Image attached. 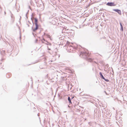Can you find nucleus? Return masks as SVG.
<instances>
[{"instance_id":"nucleus-1","label":"nucleus","mask_w":127,"mask_h":127,"mask_svg":"<svg viewBox=\"0 0 127 127\" xmlns=\"http://www.w3.org/2000/svg\"><path fill=\"white\" fill-rule=\"evenodd\" d=\"M32 14L31 15L32 16L31 19L32 21L33 24V26L32 27V30L33 32H35L39 28V25L38 24V19L36 18H34V22L33 23V19L32 18Z\"/></svg>"},{"instance_id":"nucleus-2","label":"nucleus","mask_w":127,"mask_h":127,"mask_svg":"<svg viewBox=\"0 0 127 127\" xmlns=\"http://www.w3.org/2000/svg\"><path fill=\"white\" fill-rule=\"evenodd\" d=\"M90 55L89 53L86 52L81 51L80 56L82 58H84L90 62H92V60L89 58Z\"/></svg>"},{"instance_id":"nucleus-3","label":"nucleus","mask_w":127,"mask_h":127,"mask_svg":"<svg viewBox=\"0 0 127 127\" xmlns=\"http://www.w3.org/2000/svg\"><path fill=\"white\" fill-rule=\"evenodd\" d=\"M66 45H67V49H69L71 50H73L74 49H77V47L73 45L72 43H70L68 41H67L66 43Z\"/></svg>"},{"instance_id":"nucleus-4","label":"nucleus","mask_w":127,"mask_h":127,"mask_svg":"<svg viewBox=\"0 0 127 127\" xmlns=\"http://www.w3.org/2000/svg\"><path fill=\"white\" fill-rule=\"evenodd\" d=\"M106 5L110 6H115L116 5V4L114 3V2H108L106 3Z\"/></svg>"},{"instance_id":"nucleus-5","label":"nucleus","mask_w":127,"mask_h":127,"mask_svg":"<svg viewBox=\"0 0 127 127\" xmlns=\"http://www.w3.org/2000/svg\"><path fill=\"white\" fill-rule=\"evenodd\" d=\"M87 39L90 41L92 40L93 39V36L90 34H88L87 35Z\"/></svg>"},{"instance_id":"nucleus-6","label":"nucleus","mask_w":127,"mask_h":127,"mask_svg":"<svg viewBox=\"0 0 127 127\" xmlns=\"http://www.w3.org/2000/svg\"><path fill=\"white\" fill-rule=\"evenodd\" d=\"M113 10L117 12L120 15H121V12L120 9H113Z\"/></svg>"},{"instance_id":"nucleus-7","label":"nucleus","mask_w":127,"mask_h":127,"mask_svg":"<svg viewBox=\"0 0 127 127\" xmlns=\"http://www.w3.org/2000/svg\"><path fill=\"white\" fill-rule=\"evenodd\" d=\"M68 29H67V27H64L63 28V29H62V32H68Z\"/></svg>"},{"instance_id":"nucleus-8","label":"nucleus","mask_w":127,"mask_h":127,"mask_svg":"<svg viewBox=\"0 0 127 127\" xmlns=\"http://www.w3.org/2000/svg\"><path fill=\"white\" fill-rule=\"evenodd\" d=\"M11 73H7L6 74V76L7 78H9L11 77Z\"/></svg>"},{"instance_id":"nucleus-9","label":"nucleus","mask_w":127,"mask_h":127,"mask_svg":"<svg viewBox=\"0 0 127 127\" xmlns=\"http://www.w3.org/2000/svg\"><path fill=\"white\" fill-rule=\"evenodd\" d=\"M120 24L121 27L120 30L121 31L123 32V27L122 24V23L121 22H120Z\"/></svg>"},{"instance_id":"nucleus-10","label":"nucleus","mask_w":127,"mask_h":127,"mask_svg":"<svg viewBox=\"0 0 127 127\" xmlns=\"http://www.w3.org/2000/svg\"><path fill=\"white\" fill-rule=\"evenodd\" d=\"M108 64H106L105 65V69L104 70L105 71H107L108 70Z\"/></svg>"},{"instance_id":"nucleus-11","label":"nucleus","mask_w":127,"mask_h":127,"mask_svg":"<svg viewBox=\"0 0 127 127\" xmlns=\"http://www.w3.org/2000/svg\"><path fill=\"white\" fill-rule=\"evenodd\" d=\"M51 3L53 5H55V4L56 3V1L55 0H49Z\"/></svg>"},{"instance_id":"nucleus-12","label":"nucleus","mask_w":127,"mask_h":127,"mask_svg":"<svg viewBox=\"0 0 127 127\" xmlns=\"http://www.w3.org/2000/svg\"><path fill=\"white\" fill-rule=\"evenodd\" d=\"M99 74L100 75V77L102 79H103V78L104 77L102 73L100 72L99 73Z\"/></svg>"},{"instance_id":"nucleus-13","label":"nucleus","mask_w":127,"mask_h":127,"mask_svg":"<svg viewBox=\"0 0 127 127\" xmlns=\"http://www.w3.org/2000/svg\"><path fill=\"white\" fill-rule=\"evenodd\" d=\"M69 72L71 73H73L74 72V70L72 69H69Z\"/></svg>"},{"instance_id":"nucleus-14","label":"nucleus","mask_w":127,"mask_h":127,"mask_svg":"<svg viewBox=\"0 0 127 127\" xmlns=\"http://www.w3.org/2000/svg\"><path fill=\"white\" fill-rule=\"evenodd\" d=\"M103 79L106 82H108L109 81V80L108 79H105L104 77Z\"/></svg>"},{"instance_id":"nucleus-15","label":"nucleus","mask_w":127,"mask_h":127,"mask_svg":"<svg viewBox=\"0 0 127 127\" xmlns=\"http://www.w3.org/2000/svg\"><path fill=\"white\" fill-rule=\"evenodd\" d=\"M73 98V97H72L71 98L69 96H68V101H70L71 100V99H72Z\"/></svg>"},{"instance_id":"nucleus-16","label":"nucleus","mask_w":127,"mask_h":127,"mask_svg":"<svg viewBox=\"0 0 127 127\" xmlns=\"http://www.w3.org/2000/svg\"><path fill=\"white\" fill-rule=\"evenodd\" d=\"M83 95L84 96H86V97H85V98H89L87 96H90L89 95H87L86 94H84Z\"/></svg>"},{"instance_id":"nucleus-17","label":"nucleus","mask_w":127,"mask_h":127,"mask_svg":"<svg viewBox=\"0 0 127 127\" xmlns=\"http://www.w3.org/2000/svg\"><path fill=\"white\" fill-rule=\"evenodd\" d=\"M46 36L48 38H49L51 37L50 35L48 34H46Z\"/></svg>"},{"instance_id":"nucleus-18","label":"nucleus","mask_w":127,"mask_h":127,"mask_svg":"<svg viewBox=\"0 0 127 127\" xmlns=\"http://www.w3.org/2000/svg\"><path fill=\"white\" fill-rule=\"evenodd\" d=\"M11 20L13 23L14 21V17L11 18Z\"/></svg>"},{"instance_id":"nucleus-19","label":"nucleus","mask_w":127,"mask_h":127,"mask_svg":"<svg viewBox=\"0 0 127 127\" xmlns=\"http://www.w3.org/2000/svg\"><path fill=\"white\" fill-rule=\"evenodd\" d=\"M47 43H46V44L47 45H51V43H49V42H48L47 41Z\"/></svg>"},{"instance_id":"nucleus-20","label":"nucleus","mask_w":127,"mask_h":127,"mask_svg":"<svg viewBox=\"0 0 127 127\" xmlns=\"http://www.w3.org/2000/svg\"><path fill=\"white\" fill-rule=\"evenodd\" d=\"M37 62H34V63H32L31 64H28L27 65L28 66V65H31V64H35V63H36Z\"/></svg>"},{"instance_id":"nucleus-21","label":"nucleus","mask_w":127,"mask_h":127,"mask_svg":"<svg viewBox=\"0 0 127 127\" xmlns=\"http://www.w3.org/2000/svg\"><path fill=\"white\" fill-rule=\"evenodd\" d=\"M10 13H11V18L14 17H13V14L11 13V11H10Z\"/></svg>"},{"instance_id":"nucleus-22","label":"nucleus","mask_w":127,"mask_h":127,"mask_svg":"<svg viewBox=\"0 0 127 127\" xmlns=\"http://www.w3.org/2000/svg\"><path fill=\"white\" fill-rule=\"evenodd\" d=\"M42 40H43L44 41H46V42H47V41H46L45 40V39H44V38H43V39H42V40H41V41H42V42L43 43Z\"/></svg>"},{"instance_id":"nucleus-23","label":"nucleus","mask_w":127,"mask_h":127,"mask_svg":"<svg viewBox=\"0 0 127 127\" xmlns=\"http://www.w3.org/2000/svg\"><path fill=\"white\" fill-rule=\"evenodd\" d=\"M3 52V53H2V52H1V51H0V53L2 55H3V54L4 53H5L4 52V51H3V52Z\"/></svg>"},{"instance_id":"nucleus-24","label":"nucleus","mask_w":127,"mask_h":127,"mask_svg":"<svg viewBox=\"0 0 127 127\" xmlns=\"http://www.w3.org/2000/svg\"><path fill=\"white\" fill-rule=\"evenodd\" d=\"M29 11V10H28V11L27 12V13L26 14V16L27 18H28V17L27 16V14H28V13Z\"/></svg>"},{"instance_id":"nucleus-25","label":"nucleus","mask_w":127,"mask_h":127,"mask_svg":"<svg viewBox=\"0 0 127 127\" xmlns=\"http://www.w3.org/2000/svg\"><path fill=\"white\" fill-rule=\"evenodd\" d=\"M69 102L70 104H70H72V103L71 100L70 101H69Z\"/></svg>"},{"instance_id":"nucleus-26","label":"nucleus","mask_w":127,"mask_h":127,"mask_svg":"<svg viewBox=\"0 0 127 127\" xmlns=\"http://www.w3.org/2000/svg\"><path fill=\"white\" fill-rule=\"evenodd\" d=\"M104 92L105 93V94H106V95H108V94H107V93H106V91H104Z\"/></svg>"},{"instance_id":"nucleus-27","label":"nucleus","mask_w":127,"mask_h":127,"mask_svg":"<svg viewBox=\"0 0 127 127\" xmlns=\"http://www.w3.org/2000/svg\"><path fill=\"white\" fill-rule=\"evenodd\" d=\"M37 116H39V115H40V113H38L37 114Z\"/></svg>"},{"instance_id":"nucleus-28","label":"nucleus","mask_w":127,"mask_h":127,"mask_svg":"<svg viewBox=\"0 0 127 127\" xmlns=\"http://www.w3.org/2000/svg\"><path fill=\"white\" fill-rule=\"evenodd\" d=\"M46 34L44 32V35H45V36L46 35V34Z\"/></svg>"},{"instance_id":"nucleus-29","label":"nucleus","mask_w":127,"mask_h":127,"mask_svg":"<svg viewBox=\"0 0 127 127\" xmlns=\"http://www.w3.org/2000/svg\"><path fill=\"white\" fill-rule=\"evenodd\" d=\"M49 38H50V39L51 40H52V38H51V37H50Z\"/></svg>"},{"instance_id":"nucleus-30","label":"nucleus","mask_w":127,"mask_h":127,"mask_svg":"<svg viewBox=\"0 0 127 127\" xmlns=\"http://www.w3.org/2000/svg\"><path fill=\"white\" fill-rule=\"evenodd\" d=\"M94 62V63H96V64H97V63L96 62L94 61V62Z\"/></svg>"},{"instance_id":"nucleus-31","label":"nucleus","mask_w":127,"mask_h":127,"mask_svg":"<svg viewBox=\"0 0 127 127\" xmlns=\"http://www.w3.org/2000/svg\"><path fill=\"white\" fill-rule=\"evenodd\" d=\"M88 124L90 126H91V123L90 122H89Z\"/></svg>"},{"instance_id":"nucleus-32","label":"nucleus","mask_w":127,"mask_h":127,"mask_svg":"<svg viewBox=\"0 0 127 127\" xmlns=\"http://www.w3.org/2000/svg\"><path fill=\"white\" fill-rule=\"evenodd\" d=\"M27 25H28V27H30V25L29 24H27Z\"/></svg>"},{"instance_id":"nucleus-33","label":"nucleus","mask_w":127,"mask_h":127,"mask_svg":"<svg viewBox=\"0 0 127 127\" xmlns=\"http://www.w3.org/2000/svg\"><path fill=\"white\" fill-rule=\"evenodd\" d=\"M32 34L33 35V36H35V35H34V34L33 33H32Z\"/></svg>"},{"instance_id":"nucleus-34","label":"nucleus","mask_w":127,"mask_h":127,"mask_svg":"<svg viewBox=\"0 0 127 127\" xmlns=\"http://www.w3.org/2000/svg\"><path fill=\"white\" fill-rule=\"evenodd\" d=\"M101 110L102 111V113H103V111L102 110V109H101Z\"/></svg>"},{"instance_id":"nucleus-35","label":"nucleus","mask_w":127,"mask_h":127,"mask_svg":"<svg viewBox=\"0 0 127 127\" xmlns=\"http://www.w3.org/2000/svg\"><path fill=\"white\" fill-rule=\"evenodd\" d=\"M49 126H50V127H51L50 125V124L49 123Z\"/></svg>"},{"instance_id":"nucleus-36","label":"nucleus","mask_w":127,"mask_h":127,"mask_svg":"<svg viewBox=\"0 0 127 127\" xmlns=\"http://www.w3.org/2000/svg\"><path fill=\"white\" fill-rule=\"evenodd\" d=\"M21 16H20V19H21Z\"/></svg>"},{"instance_id":"nucleus-37","label":"nucleus","mask_w":127,"mask_h":127,"mask_svg":"<svg viewBox=\"0 0 127 127\" xmlns=\"http://www.w3.org/2000/svg\"><path fill=\"white\" fill-rule=\"evenodd\" d=\"M112 68V72H113V69Z\"/></svg>"},{"instance_id":"nucleus-38","label":"nucleus","mask_w":127,"mask_h":127,"mask_svg":"<svg viewBox=\"0 0 127 127\" xmlns=\"http://www.w3.org/2000/svg\"><path fill=\"white\" fill-rule=\"evenodd\" d=\"M65 16H67V17H68V16H67L66 15H65Z\"/></svg>"},{"instance_id":"nucleus-39","label":"nucleus","mask_w":127,"mask_h":127,"mask_svg":"<svg viewBox=\"0 0 127 127\" xmlns=\"http://www.w3.org/2000/svg\"><path fill=\"white\" fill-rule=\"evenodd\" d=\"M37 39H36V42H37Z\"/></svg>"},{"instance_id":"nucleus-40","label":"nucleus","mask_w":127,"mask_h":127,"mask_svg":"<svg viewBox=\"0 0 127 127\" xmlns=\"http://www.w3.org/2000/svg\"><path fill=\"white\" fill-rule=\"evenodd\" d=\"M41 32V31H39V33H40Z\"/></svg>"},{"instance_id":"nucleus-41","label":"nucleus","mask_w":127,"mask_h":127,"mask_svg":"<svg viewBox=\"0 0 127 127\" xmlns=\"http://www.w3.org/2000/svg\"><path fill=\"white\" fill-rule=\"evenodd\" d=\"M4 13H5V14H6V12H4Z\"/></svg>"},{"instance_id":"nucleus-42","label":"nucleus","mask_w":127,"mask_h":127,"mask_svg":"<svg viewBox=\"0 0 127 127\" xmlns=\"http://www.w3.org/2000/svg\"><path fill=\"white\" fill-rule=\"evenodd\" d=\"M48 50H50V49H49V48L48 49Z\"/></svg>"},{"instance_id":"nucleus-43","label":"nucleus","mask_w":127,"mask_h":127,"mask_svg":"<svg viewBox=\"0 0 127 127\" xmlns=\"http://www.w3.org/2000/svg\"><path fill=\"white\" fill-rule=\"evenodd\" d=\"M31 24V23L29 21H28Z\"/></svg>"},{"instance_id":"nucleus-44","label":"nucleus","mask_w":127,"mask_h":127,"mask_svg":"<svg viewBox=\"0 0 127 127\" xmlns=\"http://www.w3.org/2000/svg\"><path fill=\"white\" fill-rule=\"evenodd\" d=\"M93 70H94V68H93Z\"/></svg>"},{"instance_id":"nucleus-45","label":"nucleus","mask_w":127,"mask_h":127,"mask_svg":"<svg viewBox=\"0 0 127 127\" xmlns=\"http://www.w3.org/2000/svg\"><path fill=\"white\" fill-rule=\"evenodd\" d=\"M33 108H34V109H35V107H34Z\"/></svg>"},{"instance_id":"nucleus-46","label":"nucleus","mask_w":127,"mask_h":127,"mask_svg":"<svg viewBox=\"0 0 127 127\" xmlns=\"http://www.w3.org/2000/svg\"><path fill=\"white\" fill-rule=\"evenodd\" d=\"M54 125L53 124H52V125Z\"/></svg>"}]
</instances>
